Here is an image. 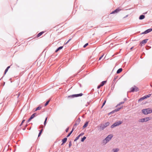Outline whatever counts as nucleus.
I'll use <instances>...</instances> for the list:
<instances>
[{
    "label": "nucleus",
    "mask_w": 152,
    "mask_h": 152,
    "mask_svg": "<svg viewBox=\"0 0 152 152\" xmlns=\"http://www.w3.org/2000/svg\"><path fill=\"white\" fill-rule=\"evenodd\" d=\"M123 123L122 121H118L115 122L111 126V128H114V127L118 126Z\"/></svg>",
    "instance_id": "obj_2"
},
{
    "label": "nucleus",
    "mask_w": 152,
    "mask_h": 152,
    "mask_svg": "<svg viewBox=\"0 0 152 152\" xmlns=\"http://www.w3.org/2000/svg\"><path fill=\"white\" fill-rule=\"evenodd\" d=\"M77 97V94H73L71 95H70L69 96H68V98H74L75 97Z\"/></svg>",
    "instance_id": "obj_12"
},
{
    "label": "nucleus",
    "mask_w": 152,
    "mask_h": 152,
    "mask_svg": "<svg viewBox=\"0 0 152 152\" xmlns=\"http://www.w3.org/2000/svg\"><path fill=\"white\" fill-rule=\"evenodd\" d=\"M75 129L74 127H73V128H72V130L71 131V132L72 131V132H73V131Z\"/></svg>",
    "instance_id": "obj_48"
},
{
    "label": "nucleus",
    "mask_w": 152,
    "mask_h": 152,
    "mask_svg": "<svg viewBox=\"0 0 152 152\" xmlns=\"http://www.w3.org/2000/svg\"><path fill=\"white\" fill-rule=\"evenodd\" d=\"M113 150L114 151L113 152H117L119 151V149L118 148H115L113 149Z\"/></svg>",
    "instance_id": "obj_28"
},
{
    "label": "nucleus",
    "mask_w": 152,
    "mask_h": 152,
    "mask_svg": "<svg viewBox=\"0 0 152 152\" xmlns=\"http://www.w3.org/2000/svg\"><path fill=\"white\" fill-rule=\"evenodd\" d=\"M42 108V107H40V106L37 107L36 109V110H35V111H37L38 110H40Z\"/></svg>",
    "instance_id": "obj_25"
},
{
    "label": "nucleus",
    "mask_w": 152,
    "mask_h": 152,
    "mask_svg": "<svg viewBox=\"0 0 152 152\" xmlns=\"http://www.w3.org/2000/svg\"><path fill=\"white\" fill-rule=\"evenodd\" d=\"M152 31V28H150L146 30L144 32L142 33V34H146L148 33H149Z\"/></svg>",
    "instance_id": "obj_9"
},
{
    "label": "nucleus",
    "mask_w": 152,
    "mask_h": 152,
    "mask_svg": "<svg viewBox=\"0 0 152 152\" xmlns=\"http://www.w3.org/2000/svg\"><path fill=\"white\" fill-rule=\"evenodd\" d=\"M88 123V121H86L85 122V123L84 124V125L83 127V129H84L87 126Z\"/></svg>",
    "instance_id": "obj_13"
},
{
    "label": "nucleus",
    "mask_w": 152,
    "mask_h": 152,
    "mask_svg": "<svg viewBox=\"0 0 152 152\" xmlns=\"http://www.w3.org/2000/svg\"><path fill=\"white\" fill-rule=\"evenodd\" d=\"M79 86H80V87H81L82 86L81 85L80 83H79Z\"/></svg>",
    "instance_id": "obj_52"
},
{
    "label": "nucleus",
    "mask_w": 152,
    "mask_h": 152,
    "mask_svg": "<svg viewBox=\"0 0 152 152\" xmlns=\"http://www.w3.org/2000/svg\"><path fill=\"white\" fill-rule=\"evenodd\" d=\"M139 89L137 87L135 86L132 87L130 88V92H134L135 91H139Z\"/></svg>",
    "instance_id": "obj_4"
},
{
    "label": "nucleus",
    "mask_w": 152,
    "mask_h": 152,
    "mask_svg": "<svg viewBox=\"0 0 152 152\" xmlns=\"http://www.w3.org/2000/svg\"><path fill=\"white\" fill-rule=\"evenodd\" d=\"M88 104L87 103V104H86L85 105V106L86 107L88 106Z\"/></svg>",
    "instance_id": "obj_53"
},
{
    "label": "nucleus",
    "mask_w": 152,
    "mask_h": 152,
    "mask_svg": "<svg viewBox=\"0 0 152 152\" xmlns=\"http://www.w3.org/2000/svg\"><path fill=\"white\" fill-rule=\"evenodd\" d=\"M42 131H43V129H41V130H40L39 131V132L42 133Z\"/></svg>",
    "instance_id": "obj_47"
},
{
    "label": "nucleus",
    "mask_w": 152,
    "mask_h": 152,
    "mask_svg": "<svg viewBox=\"0 0 152 152\" xmlns=\"http://www.w3.org/2000/svg\"><path fill=\"white\" fill-rule=\"evenodd\" d=\"M103 56L104 55H102L99 58V60H100L102 59V58L103 57Z\"/></svg>",
    "instance_id": "obj_40"
},
{
    "label": "nucleus",
    "mask_w": 152,
    "mask_h": 152,
    "mask_svg": "<svg viewBox=\"0 0 152 152\" xmlns=\"http://www.w3.org/2000/svg\"><path fill=\"white\" fill-rule=\"evenodd\" d=\"M72 131L71 132V131H70V132L68 134V135H67L66 136V137H69L70 135L72 134Z\"/></svg>",
    "instance_id": "obj_32"
},
{
    "label": "nucleus",
    "mask_w": 152,
    "mask_h": 152,
    "mask_svg": "<svg viewBox=\"0 0 152 152\" xmlns=\"http://www.w3.org/2000/svg\"><path fill=\"white\" fill-rule=\"evenodd\" d=\"M142 112L144 115H147L152 113V110H151L150 108H148L142 110Z\"/></svg>",
    "instance_id": "obj_1"
},
{
    "label": "nucleus",
    "mask_w": 152,
    "mask_h": 152,
    "mask_svg": "<svg viewBox=\"0 0 152 152\" xmlns=\"http://www.w3.org/2000/svg\"><path fill=\"white\" fill-rule=\"evenodd\" d=\"M47 123V121H46V120H45V121L44 122V124L45 126L46 124Z\"/></svg>",
    "instance_id": "obj_41"
},
{
    "label": "nucleus",
    "mask_w": 152,
    "mask_h": 152,
    "mask_svg": "<svg viewBox=\"0 0 152 152\" xmlns=\"http://www.w3.org/2000/svg\"><path fill=\"white\" fill-rule=\"evenodd\" d=\"M104 126H105V127L108 126L110 124V123L109 122H107L105 123Z\"/></svg>",
    "instance_id": "obj_26"
},
{
    "label": "nucleus",
    "mask_w": 152,
    "mask_h": 152,
    "mask_svg": "<svg viewBox=\"0 0 152 152\" xmlns=\"http://www.w3.org/2000/svg\"><path fill=\"white\" fill-rule=\"evenodd\" d=\"M63 46H60L58 48L55 50V52L56 53L59 50H61L63 48Z\"/></svg>",
    "instance_id": "obj_14"
},
{
    "label": "nucleus",
    "mask_w": 152,
    "mask_h": 152,
    "mask_svg": "<svg viewBox=\"0 0 152 152\" xmlns=\"http://www.w3.org/2000/svg\"><path fill=\"white\" fill-rule=\"evenodd\" d=\"M77 94V97H79V96H82L83 95V94L82 93L79 94Z\"/></svg>",
    "instance_id": "obj_30"
},
{
    "label": "nucleus",
    "mask_w": 152,
    "mask_h": 152,
    "mask_svg": "<svg viewBox=\"0 0 152 152\" xmlns=\"http://www.w3.org/2000/svg\"><path fill=\"white\" fill-rule=\"evenodd\" d=\"M112 114V113H111V112L109 114H108V115H110V114Z\"/></svg>",
    "instance_id": "obj_60"
},
{
    "label": "nucleus",
    "mask_w": 152,
    "mask_h": 152,
    "mask_svg": "<svg viewBox=\"0 0 152 152\" xmlns=\"http://www.w3.org/2000/svg\"><path fill=\"white\" fill-rule=\"evenodd\" d=\"M69 129V127L67 128L66 129V130H65V131H66V132H68Z\"/></svg>",
    "instance_id": "obj_39"
},
{
    "label": "nucleus",
    "mask_w": 152,
    "mask_h": 152,
    "mask_svg": "<svg viewBox=\"0 0 152 152\" xmlns=\"http://www.w3.org/2000/svg\"><path fill=\"white\" fill-rule=\"evenodd\" d=\"M133 48V47H132L131 48H130L131 50H132Z\"/></svg>",
    "instance_id": "obj_58"
},
{
    "label": "nucleus",
    "mask_w": 152,
    "mask_h": 152,
    "mask_svg": "<svg viewBox=\"0 0 152 152\" xmlns=\"http://www.w3.org/2000/svg\"><path fill=\"white\" fill-rule=\"evenodd\" d=\"M115 111H114V110L112 111L111 112V113H112V114H113L115 113Z\"/></svg>",
    "instance_id": "obj_46"
},
{
    "label": "nucleus",
    "mask_w": 152,
    "mask_h": 152,
    "mask_svg": "<svg viewBox=\"0 0 152 152\" xmlns=\"http://www.w3.org/2000/svg\"><path fill=\"white\" fill-rule=\"evenodd\" d=\"M84 132L81 133H80L79 135H78L79 136V137H80L81 136H82L84 135Z\"/></svg>",
    "instance_id": "obj_38"
},
{
    "label": "nucleus",
    "mask_w": 152,
    "mask_h": 152,
    "mask_svg": "<svg viewBox=\"0 0 152 152\" xmlns=\"http://www.w3.org/2000/svg\"><path fill=\"white\" fill-rule=\"evenodd\" d=\"M151 94H148L147 95H145L143 97L140 98V99L138 100V102H140L144 99H146L148 98L149 97L151 96Z\"/></svg>",
    "instance_id": "obj_5"
},
{
    "label": "nucleus",
    "mask_w": 152,
    "mask_h": 152,
    "mask_svg": "<svg viewBox=\"0 0 152 152\" xmlns=\"http://www.w3.org/2000/svg\"><path fill=\"white\" fill-rule=\"evenodd\" d=\"M102 86H100V84L99 85H98V86H97V88L98 89H99V88H100L102 87Z\"/></svg>",
    "instance_id": "obj_42"
},
{
    "label": "nucleus",
    "mask_w": 152,
    "mask_h": 152,
    "mask_svg": "<svg viewBox=\"0 0 152 152\" xmlns=\"http://www.w3.org/2000/svg\"><path fill=\"white\" fill-rule=\"evenodd\" d=\"M145 18V16L143 15H141L139 17V19L140 20L144 19Z\"/></svg>",
    "instance_id": "obj_15"
},
{
    "label": "nucleus",
    "mask_w": 152,
    "mask_h": 152,
    "mask_svg": "<svg viewBox=\"0 0 152 152\" xmlns=\"http://www.w3.org/2000/svg\"><path fill=\"white\" fill-rule=\"evenodd\" d=\"M100 129L101 130H103L104 129L105 127L104 126V124H101L99 126Z\"/></svg>",
    "instance_id": "obj_11"
},
{
    "label": "nucleus",
    "mask_w": 152,
    "mask_h": 152,
    "mask_svg": "<svg viewBox=\"0 0 152 152\" xmlns=\"http://www.w3.org/2000/svg\"><path fill=\"white\" fill-rule=\"evenodd\" d=\"M148 40V39H146L143 40L140 42V45L141 47L144 45L147 42Z\"/></svg>",
    "instance_id": "obj_6"
},
{
    "label": "nucleus",
    "mask_w": 152,
    "mask_h": 152,
    "mask_svg": "<svg viewBox=\"0 0 152 152\" xmlns=\"http://www.w3.org/2000/svg\"><path fill=\"white\" fill-rule=\"evenodd\" d=\"M31 120V119L30 118H29L27 121V122H29Z\"/></svg>",
    "instance_id": "obj_45"
},
{
    "label": "nucleus",
    "mask_w": 152,
    "mask_h": 152,
    "mask_svg": "<svg viewBox=\"0 0 152 152\" xmlns=\"http://www.w3.org/2000/svg\"><path fill=\"white\" fill-rule=\"evenodd\" d=\"M23 118H26V117L25 116H24Z\"/></svg>",
    "instance_id": "obj_62"
},
{
    "label": "nucleus",
    "mask_w": 152,
    "mask_h": 152,
    "mask_svg": "<svg viewBox=\"0 0 152 152\" xmlns=\"http://www.w3.org/2000/svg\"><path fill=\"white\" fill-rule=\"evenodd\" d=\"M26 129V127H24V128H23V130H25Z\"/></svg>",
    "instance_id": "obj_50"
},
{
    "label": "nucleus",
    "mask_w": 152,
    "mask_h": 152,
    "mask_svg": "<svg viewBox=\"0 0 152 152\" xmlns=\"http://www.w3.org/2000/svg\"><path fill=\"white\" fill-rule=\"evenodd\" d=\"M72 144V142L71 141H70L69 142V147L70 148Z\"/></svg>",
    "instance_id": "obj_34"
},
{
    "label": "nucleus",
    "mask_w": 152,
    "mask_h": 152,
    "mask_svg": "<svg viewBox=\"0 0 152 152\" xmlns=\"http://www.w3.org/2000/svg\"><path fill=\"white\" fill-rule=\"evenodd\" d=\"M71 39H69V40L66 43H64V44H67Z\"/></svg>",
    "instance_id": "obj_37"
},
{
    "label": "nucleus",
    "mask_w": 152,
    "mask_h": 152,
    "mask_svg": "<svg viewBox=\"0 0 152 152\" xmlns=\"http://www.w3.org/2000/svg\"><path fill=\"white\" fill-rule=\"evenodd\" d=\"M147 13V12H145V13H144V14H146Z\"/></svg>",
    "instance_id": "obj_64"
},
{
    "label": "nucleus",
    "mask_w": 152,
    "mask_h": 152,
    "mask_svg": "<svg viewBox=\"0 0 152 152\" xmlns=\"http://www.w3.org/2000/svg\"><path fill=\"white\" fill-rule=\"evenodd\" d=\"M107 142H108L107 141V140H105V139H104L102 140V144H103V145H104L106 144Z\"/></svg>",
    "instance_id": "obj_18"
},
{
    "label": "nucleus",
    "mask_w": 152,
    "mask_h": 152,
    "mask_svg": "<svg viewBox=\"0 0 152 152\" xmlns=\"http://www.w3.org/2000/svg\"><path fill=\"white\" fill-rule=\"evenodd\" d=\"M42 133L41 132H39V133L38 135V137H39L41 134Z\"/></svg>",
    "instance_id": "obj_43"
},
{
    "label": "nucleus",
    "mask_w": 152,
    "mask_h": 152,
    "mask_svg": "<svg viewBox=\"0 0 152 152\" xmlns=\"http://www.w3.org/2000/svg\"><path fill=\"white\" fill-rule=\"evenodd\" d=\"M10 68V66H9L7 67L5 69L4 72V75H5L7 72L8 71L9 69Z\"/></svg>",
    "instance_id": "obj_20"
},
{
    "label": "nucleus",
    "mask_w": 152,
    "mask_h": 152,
    "mask_svg": "<svg viewBox=\"0 0 152 152\" xmlns=\"http://www.w3.org/2000/svg\"><path fill=\"white\" fill-rule=\"evenodd\" d=\"M37 115V114L36 113H33L32 115H31V116L33 118L35 116Z\"/></svg>",
    "instance_id": "obj_23"
},
{
    "label": "nucleus",
    "mask_w": 152,
    "mask_h": 152,
    "mask_svg": "<svg viewBox=\"0 0 152 152\" xmlns=\"http://www.w3.org/2000/svg\"><path fill=\"white\" fill-rule=\"evenodd\" d=\"M150 120V117H147L141 119H140L139 120V122H146L148 121L149 120Z\"/></svg>",
    "instance_id": "obj_3"
},
{
    "label": "nucleus",
    "mask_w": 152,
    "mask_h": 152,
    "mask_svg": "<svg viewBox=\"0 0 152 152\" xmlns=\"http://www.w3.org/2000/svg\"><path fill=\"white\" fill-rule=\"evenodd\" d=\"M121 109V108H118L115 109L114 110V111H115V112H117L118 111H119Z\"/></svg>",
    "instance_id": "obj_29"
},
{
    "label": "nucleus",
    "mask_w": 152,
    "mask_h": 152,
    "mask_svg": "<svg viewBox=\"0 0 152 152\" xmlns=\"http://www.w3.org/2000/svg\"><path fill=\"white\" fill-rule=\"evenodd\" d=\"M44 33V32L43 31L40 32H39L37 34V37H39L42 35Z\"/></svg>",
    "instance_id": "obj_17"
},
{
    "label": "nucleus",
    "mask_w": 152,
    "mask_h": 152,
    "mask_svg": "<svg viewBox=\"0 0 152 152\" xmlns=\"http://www.w3.org/2000/svg\"><path fill=\"white\" fill-rule=\"evenodd\" d=\"M80 137H79V136L78 135L77 137L74 140V141H76L77 140H78L79 138Z\"/></svg>",
    "instance_id": "obj_31"
},
{
    "label": "nucleus",
    "mask_w": 152,
    "mask_h": 152,
    "mask_svg": "<svg viewBox=\"0 0 152 152\" xmlns=\"http://www.w3.org/2000/svg\"><path fill=\"white\" fill-rule=\"evenodd\" d=\"M67 140V137L64 138L62 140V142H63V143H65L66 142Z\"/></svg>",
    "instance_id": "obj_21"
},
{
    "label": "nucleus",
    "mask_w": 152,
    "mask_h": 152,
    "mask_svg": "<svg viewBox=\"0 0 152 152\" xmlns=\"http://www.w3.org/2000/svg\"><path fill=\"white\" fill-rule=\"evenodd\" d=\"M47 118H48V117H46L45 118V120H46V121H47Z\"/></svg>",
    "instance_id": "obj_51"
},
{
    "label": "nucleus",
    "mask_w": 152,
    "mask_h": 152,
    "mask_svg": "<svg viewBox=\"0 0 152 152\" xmlns=\"http://www.w3.org/2000/svg\"><path fill=\"white\" fill-rule=\"evenodd\" d=\"M107 81L106 80H105L101 82L100 84L101 86H103L107 83Z\"/></svg>",
    "instance_id": "obj_16"
},
{
    "label": "nucleus",
    "mask_w": 152,
    "mask_h": 152,
    "mask_svg": "<svg viewBox=\"0 0 152 152\" xmlns=\"http://www.w3.org/2000/svg\"><path fill=\"white\" fill-rule=\"evenodd\" d=\"M117 77H115L114 78V79H113V81H115L116 80V79H117Z\"/></svg>",
    "instance_id": "obj_44"
},
{
    "label": "nucleus",
    "mask_w": 152,
    "mask_h": 152,
    "mask_svg": "<svg viewBox=\"0 0 152 152\" xmlns=\"http://www.w3.org/2000/svg\"><path fill=\"white\" fill-rule=\"evenodd\" d=\"M80 121V118H78L76 121L75 124H74L73 126H76L79 123Z\"/></svg>",
    "instance_id": "obj_10"
},
{
    "label": "nucleus",
    "mask_w": 152,
    "mask_h": 152,
    "mask_svg": "<svg viewBox=\"0 0 152 152\" xmlns=\"http://www.w3.org/2000/svg\"><path fill=\"white\" fill-rule=\"evenodd\" d=\"M122 71V69L121 68L119 69L117 71L116 73L119 74Z\"/></svg>",
    "instance_id": "obj_19"
},
{
    "label": "nucleus",
    "mask_w": 152,
    "mask_h": 152,
    "mask_svg": "<svg viewBox=\"0 0 152 152\" xmlns=\"http://www.w3.org/2000/svg\"><path fill=\"white\" fill-rule=\"evenodd\" d=\"M27 125H26L25 126V127H26H26H27Z\"/></svg>",
    "instance_id": "obj_61"
},
{
    "label": "nucleus",
    "mask_w": 152,
    "mask_h": 152,
    "mask_svg": "<svg viewBox=\"0 0 152 152\" xmlns=\"http://www.w3.org/2000/svg\"><path fill=\"white\" fill-rule=\"evenodd\" d=\"M86 137L85 136H84L82 138L81 141L82 142H83L84 141L85 139H86Z\"/></svg>",
    "instance_id": "obj_24"
},
{
    "label": "nucleus",
    "mask_w": 152,
    "mask_h": 152,
    "mask_svg": "<svg viewBox=\"0 0 152 152\" xmlns=\"http://www.w3.org/2000/svg\"><path fill=\"white\" fill-rule=\"evenodd\" d=\"M128 15H126L125 17H124V18H126V17H127L128 16Z\"/></svg>",
    "instance_id": "obj_57"
},
{
    "label": "nucleus",
    "mask_w": 152,
    "mask_h": 152,
    "mask_svg": "<svg viewBox=\"0 0 152 152\" xmlns=\"http://www.w3.org/2000/svg\"><path fill=\"white\" fill-rule=\"evenodd\" d=\"M121 10V9H119V8H118L113 11L110 13V14H113L115 13H118Z\"/></svg>",
    "instance_id": "obj_8"
},
{
    "label": "nucleus",
    "mask_w": 152,
    "mask_h": 152,
    "mask_svg": "<svg viewBox=\"0 0 152 152\" xmlns=\"http://www.w3.org/2000/svg\"><path fill=\"white\" fill-rule=\"evenodd\" d=\"M88 43H86L83 46V47L84 48H85L88 45Z\"/></svg>",
    "instance_id": "obj_35"
},
{
    "label": "nucleus",
    "mask_w": 152,
    "mask_h": 152,
    "mask_svg": "<svg viewBox=\"0 0 152 152\" xmlns=\"http://www.w3.org/2000/svg\"><path fill=\"white\" fill-rule=\"evenodd\" d=\"M50 101V99L47 101L44 104L45 106H46L49 103Z\"/></svg>",
    "instance_id": "obj_27"
},
{
    "label": "nucleus",
    "mask_w": 152,
    "mask_h": 152,
    "mask_svg": "<svg viewBox=\"0 0 152 152\" xmlns=\"http://www.w3.org/2000/svg\"><path fill=\"white\" fill-rule=\"evenodd\" d=\"M64 143H63V142H62V143L61 144V145H63V144H64Z\"/></svg>",
    "instance_id": "obj_59"
},
{
    "label": "nucleus",
    "mask_w": 152,
    "mask_h": 152,
    "mask_svg": "<svg viewBox=\"0 0 152 152\" xmlns=\"http://www.w3.org/2000/svg\"><path fill=\"white\" fill-rule=\"evenodd\" d=\"M123 108V106H122V107H118V108H121V109L122 108Z\"/></svg>",
    "instance_id": "obj_55"
},
{
    "label": "nucleus",
    "mask_w": 152,
    "mask_h": 152,
    "mask_svg": "<svg viewBox=\"0 0 152 152\" xmlns=\"http://www.w3.org/2000/svg\"><path fill=\"white\" fill-rule=\"evenodd\" d=\"M25 121V119H23L22 120L21 123L20 124L19 126H21L22 125L23 123Z\"/></svg>",
    "instance_id": "obj_33"
},
{
    "label": "nucleus",
    "mask_w": 152,
    "mask_h": 152,
    "mask_svg": "<svg viewBox=\"0 0 152 152\" xmlns=\"http://www.w3.org/2000/svg\"><path fill=\"white\" fill-rule=\"evenodd\" d=\"M5 82H4V83H3L4 85H5Z\"/></svg>",
    "instance_id": "obj_63"
},
{
    "label": "nucleus",
    "mask_w": 152,
    "mask_h": 152,
    "mask_svg": "<svg viewBox=\"0 0 152 152\" xmlns=\"http://www.w3.org/2000/svg\"><path fill=\"white\" fill-rule=\"evenodd\" d=\"M90 102H88L87 103L89 105L90 103Z\"/></svg>",
    "instance_id": "obj_54"
},
{
    "label": "nucleus",
    "mask_w": 152,
    "mask_h": 152,
    "mask_svg": "<svg viewBox=\"0 0 152 152\" xmlns=\"http://www.w3.org/2000/svg\"><path fill=\"white\" fill-rule=\"evenodd\" d=\"M113 136L111 134H110L108 135L107 137L105 138V140H107V142H108L113 137Z\"/></svg>",
    "instance_id": "obj_7"
},
{
    "label": "nucleus",
    "mask_w": 152,
    "mask_h": 152,
    "mask_svg": "<svg viewBox=\"0 0 152 152\" xmlns=\"http://www.w3.org/2000/svg\"><path fill=\"white\" fill-rule=\"evenodd\" d=\"M106 100H105L104 102H103V103L102 104V108L105 105V103H106Z\"/></svg>",
    "instance_id": "obj_36"
},
{
    "label": "nucleus",
    "mask_w": 152,
    "mask_h": 152,
    "mask_svg": "<svg viewBox=\"0 0 152 152\" xmlns=\"http://www.w3.org/2000/svg\"><path fill=\"white\" fill-rule=\"evenodd\" d=\"M124 102L126 101L127 100V99L126 98H125L124 99Z\"/></svg>",
    "instance_id": "obj_49"
},
{
    "label": "nucleus",
    "mask_w": 152,
    "mask_h": 152,
    "mask_svg": "<svg viewBox=\"0 0 152 152\" xmlns=\"http://www.w3.org/2000/svg\"><path fill=\"white\" fill-rule=\"evenodd\" d=\"M29 118H30L31 119V120L33 119V118L31 116H30V117Z\"/></svg>",
    "instance_id": "obj_56"
},
{
    "label": "nucleus",
    "mask_w": 152,
    "mask_h": 152,
    "mask_svg": "<svg viewBox=\"0 0 152 152\" xmlns=\"http://www.w3.org/2000/svg\"><path fill=\"white\" fill-rule=\"evenodd\" d=\"M124 102H120L115 107H117V106H120L121 105L124 104Z\"/></svg>",
    "instance_id": "obj_22"
}]
</instances>
